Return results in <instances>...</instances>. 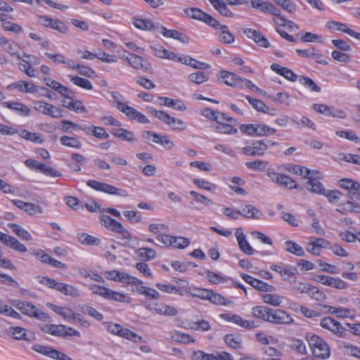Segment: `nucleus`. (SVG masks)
I'll return each mask as SVG.
<instances>
[{
    "label": "nucleus",
    "instance_id": "1",
    "mask_svg": "<svg viewBox=\"0 0 360 360\" xmlns=\"http://www.w3.org/2000/svg\"><path fill=\"white\" fill-rule=\"evenodd\" d=\"M305 338L314 356L321 359H326L330 357V349L323 339L311 333H307Z\"/></svg>",
    "mask_w": 360,
    "mask_h": 360
},
{
    "label": "nucleus",
    "instance_id": "2",
    "mask_svg": "<svg viewBox=\"0 0 360 360\" xmlns=\"http://www.w3.org/2000/svg\"><path fill=\"white\" fill-rule=\"evenodd\" d=\"M111 96L115 103V107L128 117L141 124L150 122L147 117L143 113L139 112L134 108L128 105L127 103H122L120 100L122 96L119 92L114 91L111 94Z\"/></svg>",
    "mask_w": 360,
    "mask_h": 360
},
{
    "label": "nucleus",
    "instance_id": "3",
    "mask_svg": "<svg viewBox=\"0 0 360 360\" xmlns=\"http://www.w3.org/2000/svg\"><path fill=\"white\" fill-rule=\"evenodd\" d=\"M15 307L22 314L30 318H34L41 321H51V317L46 313L41 311L31 302L18 300Z\"/></svg>",
    "mask_w": 360,
    "mask_h": 360
},
{
    "label": "nucleus",
    "instance_id": "4",
    "mask_svg": "<svg viewBox=\"0 0 360 360\" xmlns=\"http://www.w3.org/2000/svg\"><path fill=\"white\" fill-rule=\"evenodd\" d=\"M147 111L163 123L170 126L174 130L183 131L186 129L184 122L170 116L164 111L156 110L153 107H147Z\"/></svg>",
    "mask_w": 360,
    "mask_h": 360
},
{
    "label": "nucleus",
    "instance_id": "5",
    "mask_svg": "<svg viewBox=\"0 0 360 360\" xmlns=\"http://www.w3.org/2000/svg\"><path fill=\"white\" fill-rule=\"evenodd\" d=\"M239 129L243 134L255 136H268L276 132L275 129L262 124H243Z\"/></svg>",
    "mask_w": 360,
    "mask_h": 360
},
{
    "label": "nucleus",
    "instance_id": "6",
    "mask_svg": "<svg viewBox=\"0 0 360 360\" xmlns=\"http://www.w3.org/2000/svg\"><path fill=\"white\" fill-rule=\"evenodd\" d=\"M86 185L95 191L104 193L121 197L128 196V193L126 190L118 188L106 183H101L96 180H89L86 182Z\"/></svg>",
    "mask_w": 360,
    "mask_h": 360
},
{
    "label": "nucleus",
    "instance_id": "7",
    "mask_svg": "<svg viewBox=\"0 0 360 360\" xmlns=\"http://www.w3.org/2000/svg\"><path fill=\"white\" fill-rule=\"evenodd\" d=\"M320 326L330 332L333 335L340 338H345L346 337V329L342 326V324L335 320L330 316L324 317L321 320Z\"/></svg>",
    "mask_w": 360,
    "mask_h": 360
},
{
    "label": "nucleus",
    "instance_id": "8",
    "mask_svg": "<svg viewBox=\"0 0 360 360\" xmlns=\"http://www.w3.org/2000/svg\"><path fill=\"white\" fill-rule=\"evenodd\" d=\"M101 224L110 231L120 233L122 238L126 239H131L130 233L122 226L118 221L111 218L108 215L103 214L101 217Z\"/></svg>",
    "mask_w": 360,
    "mask_h": 360
},
{
    "label": "nucleus",
    "instance_id": "9",
    "mask_svg": "<svg viewBox=\"0 0 360 360\" xmlns=\"http://www.w3.org/2000/svg\"><path fill=\"white\" fill-rule=\"evenodd\" d=\"M33 103L34 110L44 115L53 118H60L63 117V110L53 104L41 101H34Z\"/></svg>",
    "mask_w": 360,
    "mask_h": 360
},
{
    "label": "nucleus",
    "instance_id": "10",
    "mask_svg": "<svg viewBox=\"0 0 360 360\" xmlns=\"http://www.w3.org/2000/svg\"><path fill=\"white\" fill-rule=\"evenodd\" d=\"M123 58L127 60L133 68L136 70L143 69V71L146 72H152V67L150 63L138 55L128 53V55L127 56H123Z\"/></svg>",
    "mask_w": 360,
    "mask_h": 360
},
{
    "label": "nucleus",
    "instance_id": "11",
    "mask_svg": "<svg viewBox=\"0 0 360 360\" xmlns=\"http://www.w3.org/2000/svg\"><path fill=\"white\" fill-rule=\"evenodd\" d=\"M269 316L270 319L268 322L274 324L288 325L294 322V319L287 311L279 309H271Z\"/></svg>",
    "mask_w": 360,
    "mask_h": 360
},
{
    "label": "nucleus",
    "instance_id": "12",
    "mask_svg": "<svg viewBox=\"0 0 360 360\" xmlns=\"http://www.w3.org/2000/svg\"><path fill=\"white\" fill-rule=\"evenodd\" d=\"M7 89L9 91L17 89L23 94H32L37 92L39 87L31 82L19 80L8 85Z\"/></svg>",
    "mask_w": 360,
    "mask_h": 360
},
{
    "label": "nucleus",
    "instance_id": "13",
    "mask_svg": "<svg viewBox=\"0 0 360 360\" xmlns=\"http://www.w3.org/2000/svg\"><path fill=\"white\" fill-rule=\"evenodd\" d=\"M235 236L238 243L240 250L247 255H252L257 251L254 250L250 243L247 241L245 235L242 228H237Z\"/></svg>",
    "mask_w": 360,
    "mask_h": 360
},
{
    "label": "nucleus",
    "instance_id": "14",
    "mask_svg": "<svg viewBox=\"0 0 360 360\" xmlns=\"http://www.w3.org/2000/svg\"><path fill=\"white\" fill-rule=\"evenodd\" d=\"M220 317L226 321L234 323L244 328L252 329L257 327L255 321L244 320L241 316L236 314H222L220 315Z\"/></svg>",
    "mask_w": 360,
    "mask_h": 360
},
{
    "label": "nucleus",
    "instance_id": "15",
    "mask_svg": "<svg viewBox=\"0 0 360 360\" xmlns=\"http://www.w3.org/2000/svg\"><path fill=\"white\" fill-rule=\"evenodd\" d=\"M243 33L249 39H252L259 46L263 48H268L270 46L269 41L261 32L252 28H245L243 30Z\"/></svg>",
    "mask_w": 360,
    "mask_h": 360
},
{
    "label": "nucleus",
    "instance_id": "16",
    "mask_svg": "<svg viewBox=\"0 0 360 360\" xmlns=\"http://www.w3.org/2000/svg\"><path fill=\"white\" fill-rule=\"evenodd\" d=\"M148 309L153 313L166 316H174L178 313L175 307L160 302L153 304Z\"/></svg>",
    "mask_w": 360,
    "mask_h": 360
},
{
    "label": "nucleus",
    "instance_id": "17",
    "mask_svg": "<svg viewBox=\"0 0 360 360\" xmlns=\"http://www.w3.org/2000/svg\"><path fill=\"white\" fill-rule=\"evenodd\" d=\"M162 239L164 240L162 243L164 245L174 248L184 249L190 243L188 238L181 236L176 237L167 235V237H165V240Z\"/></svg>",
    "mask_w": 360,
    "mask_h": 360
},
{
    "label": "nucleus",
    "instance_id": "18",
    "mask_svg": "<svg viewBox=\"0 0 360 360\" xmlns=\"http://www.w3.org/2000/svg\"><path fill=\"white\" fill-rule=\"evenodd\" d=\"M251 7L260 11L271 14L276 15L278 13V8L269 1L264 0H250Z\"/></svg>",
    "mask_w": 360,
    "mask_h": 360
},
{
    "label": "nucleus",
    "instance_id": "19",
    "mask_svg": "<svg viewBox=\"0 0 360 360\" xmlns=\"http://www.w3.org/2000/svg\"><path fill=\"white\" fill-rule=\"evenodd\" d=\"M327 27L330 30L341 31L344 33L349 34L351 37L356 38V39H360V32H356L353 30L349 28L346 24L335 21H330L328 22Z\"/></svg>",
    "mask_w": 360,
    "mask_h": 360
},
{
    "label": "nucleus",
    "instance_id": "20",
    "mask_svg": "<svg viewBox=\"0 0 360 360\" xmlns=\"http://www.w3.org/2000/svg\"><path fill=\"white\" fill-rule=\"evenodd\" d=\"M41 330L53 336L63 338L64 329H65V325L62 324H45L39 326Z\"/></svg>",
    "mask_w": 360,
    "mask_h": 360
},
{
    "label": "nucleus",
    "instance_id": "21",
    "mask_svg": "<svg viewBox=\"0 0 360 360\" xmlns=\"http://www.w3.org/2000/svg\"><path fill=\"white\" fill-rule=\"evenodd\" d=\"M7 333L13 339L18 340H25L31 342L32 338L27 336V330L20 326H11L8 330Z\"/></svg>",
    "mask_w": 360,
    "mask_h": 360
},
{
    "label": "nucleus",
    "instance_id": "22",
    "mask_svg": "<svg viewBox=\"0 0 360 360\" xmlns=\"http://www.w3.org/2000/svg\"><path fill=\"white\" fill-rule=\"evenodd\" d=\"M3 105L8 109L16 111L20 115L29 116L30 115V108L20 102H4Z\"/></svg>",
    "mask_w": 360,
    "mask_h": 360
},
{
    "label": "nucleus",
    "instance_id": "23",
    "mask_svg": "<svg viewBox=\"0 0 360 360\" xmlns=\"http://www.w3.org/2000/svg\"><path fill=\"white\" fill-rule=\"evenodd\" d=\"M160 101H162V103H160V105H164L166 107L173 108L175 110L184 111L186 110V106L181 100H174L170 98L169 97L160 96L158 98Z\"/></svg>",
    "mask_w": 360,
    "mask_h": 360
},
{
    "label": "nucleus",
    "instance_id": "24",
    "mask_svg": "<svg viewBox=\"0 0 360 360\" xmlns=\"http://www.w3.org/2000/svg\"><path fill=\"white\" fill-rule=\"evenodd\" d=\"M148 229L150 232L156 235V238L161 243L164 242L162 238L165 240V237H167L168 235L162 232L167 233L169 231L168 226L165 224H151L149 225Z\"/></svg>",
    "mask_w": 360,
    "mask_h": 360
},
{
    "label": "nucleus",
    "instance_id": "25",
    "mask_svg": "<svg viewBox=\"0 0 360 360\" xmlns=\"http://www.w3.org/2000/svg\"><path fill=\"white\" fill-rule=\"evenodd\" d=\"M314 175L311 174L307 178L308 181L306 182V188L314 193L322 195L324 193L325 188L323 184Z\"/></svg>",
    "mask_w": 360,
    "mask_h": 360
},
{
    "label": "nucleus",
    "instance_id": "26",
    "mask_svg": "<svg viewBox=\"0 0 360 360\" xmlns=\"http://www.w3.org/2000/svg\"><path fill=\"white\" fill-rule=\"evenodd\" d=\"M111 134L114 136L119 138L122 141H125L129 143L136 141L134 134L131 131L123 128L114 129L111 131Z\"/></svg>",
    "mask_w": 360,
    "mask_h": 360
},
{
    "label": "nucleus",
    "instance_id": "27",
    "mask_svg": "<svg viewBox=\"0 0 360 360\" xmlns=\"http://www.w3.org/2000/svg\"><path fill=\"white\" fill-rule=\"evenodd\" d=\"M22 139L31 141L34 143H43L44 142V139L42 136L38 133L30 132L27 129H22L18 131L17 133Z\"/></svg>",
    "mask_w": 360,
    "mask_h": 360
},
{
    "label": "nucleus",
    "instance_id": "28",
    "mask_svg": "<svg viewBox=\"0 0 360 360\" xmlns=\"http://www.w3.org/2000/svg\"><path fill=\"white\" fill-rule=\"evenodd\" d=\"M262 212L257 207L250 204H247L240 211V214L247 219H259L262 216Z\"/></svg>",
    "mask_w": 360,
    "mask_h": 360
},
{
    "label": "nucleus",
    "instance_id": "29",
    "mask_svg": "<svg viewBox=\"0 0 360 360\" xmlns=\"http://www.w3.org/2000/svg\"><path fill=\"white\" fill-rule=\"evenodd\" d=\"M47 306L57 314L63 316L65 319L70 321L74 312L70 308L60 307L52 303H48Z\"/></svg>",
    "mask_w": 360,
    "mask_h": 360
},
{
    "label": "nucleus",
    "instance_id": "30",
    "mask_svg": "<svg viewBox=\"0 0 360 360\" xmlns=\"http://www.w3.org/2000/svg\"><path fill=\"white\" fill-rule=\"evenodd\" d=\"M216 123L217 124L214 125L212 127L214 129V131L217 133L235 134L238 132L236 128H235L230 124L221 122V120H219V119L218 120V122H217Z\"/></svg>",
    "mask_w": 360,
    "mask_h": 360
},
{
    "label": "nucleus",
    "instance_id": "31",
    "mask_svg": "<svg viewBox=\"0 0 360 360\" xmlns=\"http://www.w3.org/2000/svg\"><path fill=\"white\" fill-rule=\"evenodd\" d=\"M287 171L290 173L302 176L304 179H307L311 174H319V172L316 171H311V169L305 167H302L297 165H293L290 166L287 169Z\"/></svg>",
    "mask_w": 360,
    "mask_h": 360
},
{
    "label": "nucleus",
    "instance_id": "32",
    "mask_svg": "<svg viewBox=\"0 0 360 360\" xmlns=\"http://www.w3.org/2000/svg\"><path fill=\"white\" fill-rule=\"evenodd\" d=\"M115 282H120L124 284H132L134 285H141L143 283V282L139 278L127 273L120 271H118V276H117Z\"/></svg>",
    "mask_w": 360,
    "mask_h": 360
},
{
    "label": "nucleus",
    "instance_id": "33",
    "mask_svg": "<svg viewBox=\"0 0 360 360\" xmlns=\"http://www.w3.org/2000/svg\"><path fill=\"white\" fill-rule=\"evenodd\" d=\"M271 311V309L266 306H257L252 309V314L254 316L268 322Z\"/></svg>",
    "mask_w": 360,
    "mask_h": 360
},
{
    "label": "nucleus",
    "instance_id": "34",
    "mask_svg": "<svg viewBox=\"0 0 360 360\" xmlns=\"http://www.w3.org/2000/svg\"><path fill=\"white\" fill-rule=\"evenodd\" d=\"M106 300L116 301L119 302H131V299L126 294L121 293L117 291H114L108 288L105 298Z\"/></svg>",
    "mask_w": 360,
    "mask_h": 360
},
{
    "label": "nucleus",
    "instance_id": "35",
    "mask_svg": "<svg viewBox=\"0 0 360 360\" xmlns=\"http://www.w3.org/2000/svg\"><path fill=\"white\" fill-rule=\"evenodd\" d=\"M213 7L223 16L231 18L233 13L229 9L227 5L222 0H210Z\"/></svg>",
    "mask_w": 360,
    "mask_h": 360
},
{
    "label": "nucleus",
    "instance_id": "36",
    "mask_svg": "<svg viewBox=\"0 0 360 360\" xmlns=\"http://www.w3.org/2000/svg\"><path fill=\"white\" fill-rule=\"evenodd\" d=\"M63 105L70 110L75 111L77 113H86L87 112L86 108L83 105L82 102L79 100H75L70 102L63 101Z\"/></svg>",
    "mask_w": 360,
    "mask_h": 360
},
{
    "label": "nucleus",
    "instance_id": "37",
    "mask_svg": "<svg viewBox=\"0 0 360 360\" xmlns=\"http://www.w3.org/2000/svg\"><path fill=\"white\" fill-rule=\"evenodd\" d=\"M184 13L191 18L204 22L207 17V13L197 8H188L184 9Z\"/></svg>",
    "mask_w": 360,
    "mask_h": 360
},
{
    "label": "nucleus",
    "instance_id": "38",
    "mask_svg": "<svg viewBox=\"0 0 360 360\" xmlns=\"http://www.w3.org/2000/svg\"><path fill=\"white\" fill-rule=\"evenodd\" d=\"M286 251L297 257H303L305 255L304 249L297 243L292 240L285 243Z\"/></svg>",
    "mask_w": 360,
    "mask_h": 360
},
{
    "label": "nucleus",
    "instance_id": "39",
    "mask_svg": "<svg viewBox=\"0 0 360 360\" xmlns=\"http://www.w3.org/2000/svg\"><path fill=\"white\" fill-rule=\"evenodd\" d=\"M134 26L142 30H153L155 29V25L150 19L134 18Z\"/></svg>",
    "mask_w": 360,
    "mask_h": 360
},
{
    "label": "nucleus",
    "instance_id": "40",
    "mask_svg": "<svg viewBox=\"0 0 360 360\" xmlns=\"http://www.w3.org/2000/svg\"><path fill=\"white\" fill-rule=\"evenodd\" d=\"M5 245L20 252H26L27 251V248L22 243L11 236H8Z\"/></svg>",
    "mask_w": 360,
    "mask_h": 360
},
{
    "label": "nucleus",
    "instance_id": "41",
    "mask_svg": "<svg viewBox=\"0 0 360 360\" xmlns=\"http://www.w3.org/2000/svg\"><path fill=\"white\" fill-rule=\"evenodd\" d=\"M8 227L20 238L25 240H31L32 239L30 233L24 229L22 226L16 224H8Z\"/></svg>",
    "mask_w": 360,
    "mask_h": 360
},
{
    "label": "nucleus",
    "instance_id": "42",
    "mask_svg": "<svg viewBox=\"0 0 360 360\" xmlns=\"http://www.w3.org/2000/svg\"><path fill=\"white\" fill-rule=\"evenodd\" d=\"M326 282V286L335 288L338 290H345L348 288V284L340 278H334L328 276Z\"/></svg>",
    "mask_w": 360,
    "mask_h": 360
},
{
    "label": "nucleus",
    "instance_id": "43",
    "mask_svg": "<svg viewBox=\"0 0 360 360\" xmlns=\"http://www.w3.org/2000/svg\"><path fill=\"white\" fill-rule=\"evenodd\" d=\"M291 288L293 291L299 292L300 294H307L310 292V290H312V285L304 282H297L296 281V278L293 280V282L291 283Z\"/></svg>",
    "mask_w": 360,
    "mask_h": 360
},
{
    "label": "nucleus",
    "instance_id": "44",
    "mask_svg": "<svg viewBox=\"0 0 360 360\" xmlns=\"http://www.w3.org/2000/svg\"><path fill=\"white\" fill-rule=\"evenodd\" d=\"M79 242L86 245H99L101 240L89 234L82 233L78 235Z\"/></svg>",
    "mask_w": 360,
    "mask_h": 360
},
{
    "label": "nucleus",
    "instance_id": "45",
    "mask_svg": "<svg viewBox=\"0 0 360 360\" xmlns=\"http://www.w3.org/2000/svg\"><path fill=\"white\" fill-rule=\"evenodd\" d=\"M207 300L216 305L226 306L231 303L230 300L226 299L221 294L217 293L212 290L211 295H209Z\"/></svg>",
    "mask_w": 360,
    "mask_h": 360
},
{
    "label": "nucleus",
    "instance_id": "46",
    "mask_svg": "<svg viewBox=\"0 0 360 360\" xmlns=\"http://www.w3.org/2000/svg\"><path fill=\"white\" fill-rule=\"evenodd\" d=\"M69 77L70 81L76 86L87 90L93 89V85L89 79L72 75H69Z\"/></svg>",
    "mask_w": 360,
    "mask_h": 360
},
{
    "label": "nucleus",
    "instance_id": "47",
    "mask_svg": "<svg viewBox=\"0 0 360 360\" xmlns=\"http://www.w3.org/2000/svg\"><path fill=\"white\" fill-rule=\"evenodd\" d=\"M60 142L62 145L70 148L79 149L82 147V143L75 137L63 136L60 138Z\"/></svg>",
    "mask_w": 360,
    "mask_h": 360
},
{
    "label": "nucleus",
    "instance_id": "48",
    "mask_svg": "<svg viewBox=\"0 0 360 360\" xmlns=\"http://www.w3.org/2000/svg\"><path fill=\"white\" fill-rule=\"evenodd\" d=\"M338 185L342 188H344L347 191L348 190H355L360 191V184L357 181H355L351 179H342L339 180Z\"/></svg>",
    "mask_w": 360,
    "mask_h": 360
},
{
    "label": "nucleus",
    "instance_id": "49",
    "mask_svg": "<svg viewBox=\"0 0 360 360\" xmlns=\"http://www.w3.org/2000/svg\"><path fill=\"white\" fill-rule=\"evenodd\" d=\"M299 82L310 91L320 92L321 90V88L308 77L301 76L299 78Z\"/></svg>",
    "mask_w": 360,
    "mask_h": 360
},
{
    "label": "nucleus",
    "instance_id": "50",
    "mask_svg": "<svg viewBox=\"0 0 360 360\" xmlns=\"http://www.w3.org/2000/svg\"><path fill=\"white\" fill-rule=\"evenodd\" d=\"M297 273V269L295 266H288L284 268L281 274L280 275L282 279L285 281H288L292 283L293 280L295 279V274Z\"/></svg>",
    "mask_w": 360,
    "mask_h": 360
},
{
    "label": "nucleus",
    "instance_id": "51",
    "mask_svg": "<svg viewBox=\"0 0 360 360\" xmlns=\"http://www.w3.org/2000/svg\"><path fill=\"white\" fill-rule=\"evenodd\" d=\"M324 308L327 309L328 313L335 314L338 318H347L350 313V310L346 308H338L329 305H325Z\"/></svg>",
    "mask_w": 360,
    "mask_h": 360
},
{
    "label": "nucleus",
    "instance_id": "52",
    "mask_svg": "<svg viewBox=\"0 0 360 360\" xmlns=\"http://www.w3.org/2000/svg\"><path fill=\"white\" fill-rule=\"evenodd\" d=\"M221 78L228 86L235 87L238 79V75L228 71L222 70L220 72Z\"/></svg>",
    "mask_w": 360,
    "mask_h": 360
},
{
    "label": "nucleus",
    "instance_id": "53",
    "mask_svg": "<svg viewBox=\"0 0 360 360\" xmlns=\"http://www.w3.org/2000/svg\"><path fill=\"white\" fill-rule=\"evenodd\" d=\"M245 165L246 167L250 169H252L253 171L262 172L265 170L269 163L268 162L264 160H257L255 161L246 162Z\"/></svg>",
    "mask_w": 360,
    "mask_h": 360
},
{
    "label": "nucleus",
    "instance_id": "54",
    "mask_svg": "<svg viewBox=\"0 0 360 360\" xmlns=\"http://www.w3.org/2000/svg\"><path fill=\"white\" fill-rule=\"evenodd\" d=\"M49 28L56 30L61 34H67L69 31L67 25L57 18H52Z\"/></svg>",
    "mask_w": 360,
    "mask_h": 360
},
{
    "label": "nucleus",
    "instance_id": "55",
    "mask_svg": "<svg viewBox=\"0 0 360 360\" xmlns=\"http://www.w3.org/2000/svg\"><path fill=\"white\" fill-rule=\"evenodd\" d=\"M81 311L83 314L92 316L97 321H102L103 319V314L91 306L83 305L81 307Z\"/></svg>",
    "mask_w": 360,
    "mask_h": 360
},
{
    "label": "nucleus",
    "instance_id": "56",
    "mask_svg": "<svg viewBox=\"0 0 360 360\" xmlns=\"http://www.w3.org/2000/svg\"><path fill=\"white\" fill-rule=\"evenodd\" d=\"M277 6L281 7L289 13L296 12V6L290 0H272Z\"/></svg>",
    "mask_w": 360,
    "mask_h": 360
},
{
    "label": "nucleus",
    "instance_id": "57",
    "mask_svg": "<svg viewBox=\"0 0 360 360\" xmlns=\"http://www.w3.org/2000/svg\"><path fill=\"white\" fill-rule=\"evenodd\" d=\"M251 146L255 156H262L268 148V144L264 143V141H255L251 143Z\"/></svg>",
    "mask_w": 360,
    "mask_h": 360
},
{
    "label": "nucleus",
    "instance_id": "58",
    "mask_svg": "<svg viewBox=\"0 0 360 360\" xmlns=\"http://www.w3.org/2000/svg\"><path fill=\"white\" fill-rule=\"evenodd\" d=\"M139 256L143 261L152 260L156 257V252L149 248H141L138 250Z\"/></svg>",
    "mask_w": 360,
    "mask_h": 360
},
{
    "label": "nucleus",
    "instance_id": "59",
    "mask_svg": "<svg viewBox=\"0 0 360 360\" xmlns=\"http://www.w3.org/2000/svg\"><path fill=\"white\" fill-rule=\"evenodd\" d=\"M264 302L277 307L282 302V297L276 294H264L262 295Z\"/></svg>",
    "mask_w": 360,
    "mask_h": 360
},
{
    "label": "nucleus",
    "instance_id": "60",
    "mask_svg": "<svg viewBox=\"0 0 360 360\" xmlns=\"http://www.w3.org/2000/svg\"><path fill=\"white\" fill-rule=\"evenodd\" d=\"M224 342L227 346L233 349L240 347L241 338L235 337L233 334H228L224 336Z\"/></svg>",
    "mask_w": 360,
    "mask_h": 360
},
{
    "label": "nucleus",
    "instance_id": "61",
    "mask_svg": "<svg viewBox=\"0 0 360 360\" xmlns=\"http://www.w3.org/2000/svg\"><path fill=\"white\" fill-rule=\"evenodd\" d=\"M219 37L225 44H231L235 41V37L229 32V27L226 25L221 27Z\"/></svg>",
    "mask_w": 360,
    "mask_h": 360
},
{
    "label": "nucleus",
    "instance_id": "62",
    "mask_svg": "<svg viewBox=\"0 0 360 360\" xmlns=\"http://www.w3.org/2000/svg\"><path fill=\"white\" fill-rule=\"evenodd\" d=\"M255 289L261 292H274L276 290L274 286L268 284L261 280L257 279L252 285Z\"/></svg>",
    "mask_w": 360,
    "mask_h": 360
},
{
    "label": "nucleus",
    "instance_id": "63",
    "mask_svg": "<svg viewBox=\"0 0 360 360\" xmlns=\"http://www.w3.org/2000/svg\"><path fill=\"white\" fill-rule=\"evenodd\" d=\"M201 115L207 119L214 121L215 122H218L219 119V111L214 110L210 108H204L202 109Z\"/></svg>",
    "mask_w": 360,
    "mask_h": 360
},
{
    "label": "nucleus",
    "instance_id": "64",
    "mask_svg": "<svg viewBox=\"0 0 360 360\" xmlns=\"http://www.w3.org/2000/svg\"><path fill=\"white\" fill-rule=\"evenodd\" d=\"M193 360H216L215 355L205 353L201 350L195 351L192 355Z\"/></svg>",
    "mask_w": 360,
    "mask_h": 360
}]
</instances>
